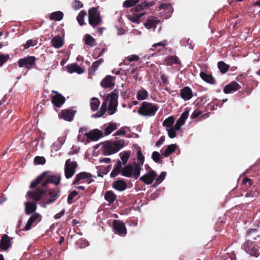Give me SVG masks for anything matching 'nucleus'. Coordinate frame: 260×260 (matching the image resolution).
I'll list each match as a JSON object with an SVG mask.
<instances>
[{"mask_svg":"<svg viewBox=\"0 0 260 260\" xmlns=\"http://www.w3.org/2000/svg\"><path fill=\"white\" fill-rule=\"evenodd\" d=\"M242 247L246 252L251 256L257 257L260 254L256 243L250 240H246L242 244Z\"/></svg>","mask_w":260,"mask_h":260,"instance_id":"6","label":"nucleus"},{"mask_svg":"<svg viewBox=\"0 0 260 260\" xmlns=\"http://www.w3.org/2000/svg\"><path fill=\"white\" fill-rule=\"evenodd\" d=\"M247 183H248V186H250L253 184V181L252 179L245 177L242 180V184L246 185Z\"/></svg>","mask_w":260,"mask_h":260,"instance_id":"56","label":"nucleus"},{"mask_svg":"<svg viewBox=\"0 0 260 260\" xmlns=\"http://www.w3.org/2000/svg\"><path fill=\"white\" fill-rule=\"evenodd\" d=\"M88 16H100L98 8H92L88 10Z\"/></svg>","mask_w":260,"mask_h":260,"instance_id":"46","label":"nucleus"},{"mask_svg":"<svg viewBox=\"0 0 260 260\" xmlns=\"http://www.w3.org/2000/svg\"><path fill=\"white\" fill-rule=\"evenodd\" d=\"M64 212H65V210L62 209L60 212L56 214L54 216V219H58L61 218L64 214Z\"/></svg>","mask_w":260,"mask_h":260,"instance_id":"62","label":"nucleus"},{"mask_svg":"<svg viewBox=\"0 0 260 260\" xmlns=\"http://www.w3.org/2000/svg\"><path fill=\"white\" fill-rule=\"evenodd\" d=\"M162 9H164L167 11V12L169 13H172L173 11V7L170 4H162L160 5V6L158 7V10L160 11Z\"/></svg>","mask_w":260,"mask_h":260,"instance_id":"44","label":"nucleus"},{"mask_svg":"<svg viewBox=\"0 0 260 260\" xmlns=\"http://www.w3.org/2000/svg\"><path fill=\"white\" fill-rule=\"evenodd\" d=\"M36 58L34 56H28L21 58L18 61V66L20 68L25 67L28 70L36 67Z\"/></svg>","mask_w":260,"mask_h":260,"instance_id":"8","label":"nucleus"},{"mask_svg":"<svg viewBox=\"0 0 260 260\" xmlns=\"http://www.w3.org/2000/svg\"><path fill=\"white\" fill-rule=\"evenodd\" d=\"M177 148L176 144H171L168 145L166 149L161 152L162 155L165 157L169 156L172 153L175 151Z\"/></svg>","mask_w":260,"mask_h":260,"instance_id":"27","label":"nucleus"},{"mask_svg":"<svg viewBox=\"0 0 260 260\" xmlns=\"http://www.w3.org/2000/svg\"><path fill=\"white\" fill-rule=\"evenodd\" d=\"M48 172L45 171L33 180L29 185V188L36 187L41 182V186L35 190H29L27 192L28 197L35 202L43 199L41 205L45 208L46 205L54 202L60 196V190L58 187L48 189L47 186L49 183H53L56 185L60 184V177L54 175H48Z\"/></svg>","mask_w":260,"mask_h":260,"instance_id":"1","label":"nucleus"},{"mask_svg":"<svg viewBox=\"0 0 260 260\" xmlns=\"http://www.w3.org/2000/svg\"><path fill=\"white\" fill-rule=\"evenodd\" d=\"M193 96L191 89L188 86H185L180 90V96L184 101L189 100Z\"/></svg>","mask_w":260,"mask_h":260,"instance_id":"20","label":"nucleus"},{"mask_svg":"<svg viewBox=\"0 0 260 260\" xmlns=\"http://www.w3.org/2000/svg\"><path fill=\"white\" fill-rule=\"evenodd\" d=\"M189 115V110H185L181 115L179 119L180 121H182L183 122L185 123L186 119L187 118Z\"/></svg>","mask_w":260,"mask_h":260,"instance_id":"52","label":"nucleus"},{"mask_svg":"<svg viewBox=\"0 0 260 260\" xmlns=\"http://www.w3.org/2000/svg\"><path fill=\"white\" fill-rule=\"evenodd\" d=\"M246 235L253 240H256L260 238V235L258 234V230L257 229H249L247 231Z\"/></svg>","mask_w":260,"mask_h":260,"instance_id":"28","label":"nucleus"},{"mask_svg":"<svg viewBox=\"0 0 260 260\" xmlns=\"http://www.w3.org/2000/svg\"><path fill=\"white\" fill-rule=\"evenodd\" d=\"M89 23L93 27H95L102 22V17H88Z\"/></svg>","mask_w":260,"mask_h":260,"instance_id":"34","label":"nucleus"},{"mask_svg":"<svg viewBox=\"0 0 260 260\" xmlns=\"http://www.w3.org/2000/svg\"><path fill=\"white\" fill-rule=\"evenodd\" d=\"M119 173H120V171L113 168V170L111 172L110 176L111 177H114L117 176Z\"/></svg>","mask_w":260,"mask_h":260,"instance_id":"64","label":"nucleus"},{"mask_svg":"<svg viewBox=\"0 0 260 260\" xmlns=\"http://www.w3.org/2000/svg\"><path fill=\"white\" fill-rule=\"evenodd\" d=\"M159 109V106L148 102H143L141 106L139 108L138 113L144 117L154 116Z\"/></svg>","mask_w":260,"mask_h":260,"instance_id":"3","label":"nucleus"},{"mask_svg":"<svg viewBox=\"0 0 260 260\" xmlns=\"http://www.w3.org/2000/svg\"><path fill=\"white\" fill-rule=\"evenodd\" d=\"M122 162H121L119 160H118L117 161L116 165L114 167V169L120 171L121 174L122 170L123 169V168H122Z\"/></svg>","mask_w":260,"mask_h":260,"instance_id":"57","label":"nucleus"},{"mask_svg":"<svg viewBox=\"0 0 260 260\" xmlns=\"http://www.w3.org/2000/svg\"><path fill=\"white\" fill-rule=\"evenodd\" d=\"M109 100H108L107 99V95L106 96L105 98L104 99V101H103L102 104V106L101 107V108L102 109V110H107V104H108V102L109 101Z\"/></svg>","mask_w":260,"mask_h":260,"instance_id":"60","label":"nucleus"},{"mask_svg":"<svg viewBox=\"0 0 260 260\" xmlns=\"http://www.w3.org/2000/svg\"><path fill=\"white\" fill-rule=\"evenodd\" d=\"M157 174L153 170H151L140 178V180L144 182L145 184H151L155 179Z\"/></svg>","mask_w":260,"mask_h":260,"instance_id":"12","label":"nucleus"},{"mask_svg":"<svg viewBox=\"0 0 260 260\" xmlns=\"http://www.w3.org/2000/svg\"><path fill=\"white\" fill-rule=\"evenodd\" d=\"M139 59V56L137 55H133L127 57V59L129 62L133 61H138Z\"/></svg>","mask_w":260,"mask_h":260,"instance_id":"59","label":"nucleus"},{"mask_svg":"<svg viewBox=\"0 0 260 260\" xmlns=\"http://www.w3.org/2000/svg\"><path fill=\"white\" fill-rule=\"evenodd\" d=\"M112 187L118 191H123L127 188V184L122 179L115 181L112 183Z\"/></svg>","mask_w":260,"mask_h":260,"instance_id":"23","label":"nucleus"},{"mask_svg":"<svg viewBox=\"0 0 260 260\" xmlns=\"http://www.w3.org/2000/svg\"><path fill=\"white\" fill-rule=\"evenodd\" d=\"M82 7V4L79 1H76L73 4V7L75 9H79V8H81Z\"/></svg>","mask_w":260,"mask_h":260,"instance_id":"63","label":"nucleus"},{"mask_svg":"<svg viewBox=\"0 0 260 260\" xmlns=\"http://www.w3.org/2000/svg\"><path fill=\"white\" fill-rule=\"evenodd\" d=\"M10 58L9 54L0 55V67L3 66Z\"/></svg>","mask_w":260,"mask_h":260,"instance_id":"51","label":"nucleus"},{"mask_svg":"<svg viewBox=\"0 0 260 260\" xmlns=\"http://www.w3.org/2000/svg\"><path fill=\"white\" fill-rule=\"evenodd\" d=\"M37 44L36 40H28L26 43L23 44L24 49H27L30 46H34Z\"/></svg>","mask_w":260,"mask_h":260,"instance_id":"50","label":"nucleus"},{"mask_svg":"<svg viewBox=\"0 0 260 260\" xmlns=\"http://www.w3.org/2000/svg\"><path fill=\"white\" fill-rule=\"evenodd\" d=\"M92 175L90 173L86 172H80L76 175L75 178L72 184H79L86 182L90 184L93 181L92 179Z\"/></svg>","mask_w":260,"mask_h":260,"instance_id":"9","label":"nucleus"},{"mask_svg":"<svg viewBox=\"0 0 260 260\" xmlns=\"http://www.w3.org/2000/svg\"><path fill=\"white\" fill-rule=\"evenodd\" d=\"M202 112L201 110L197 109L195 110L193 113L191 114L190 116V118L191 119H196L197 118L199 115H200L202 114Z\"/></svg>","mask_w":260,"mask_h":260,"instance_id":"54","label":"nucleus"},{"mask_svg":"<svg viewBox=\"0 0 260 260\" xmlns=\"http://www.w3.org/2000/svg\"><path fill=\"white\" fill-rule=\"evenodd\" d=\"M104 62L103 58H101L92 63V66L89 69V75L92 76L97 70L98 68Z\"/></svg>","mask_w":260,"mask_h":260,"instance_id":"29","label":"nucleus"},{"mask_svg":"<svg viewBox=\"0 0 260 260\" xmlns=\"http://www.w3.org/2000/svg\"><path fill=\"white\" fill-rule=\"evenodd\" d=\"M117 128V124L113 122H111L109 124L107 127L105 128V135L110 134L114 130Z\"/></svg>","mask_w":260,"mask_h":260,"instance_id":"35","label":"nucleus"},{"mask_svg":"<svg viewBox=\"0 0 260 260\" xmlns=\"http://www.w3.org/2000/svg\"><path fill=\"white\" fill-rule=\"evenodd\" d=\"M95 39L90 35L86 34L85 36V44L90 46H93L95 44Z\"/></svg>","mask_w":260,"mask_h":260,"instance_id":"36","label":"nucleus"},{"mask_svg":"<svg viewBox=\"0 0 260 260\" xmlns=\"http://www.w3.org/2000/svg\"><path fill=\"white\" fill-rule=\"evenodd\" d=\"M123 140H119L114 142L106 141L104 143L102 149L105 155H111L116 153L124 146Z\"/></svg>","mask_w":260,"mask_h":260,"instance_id":"2","label":"nucleus"},{"mask_svg":"<svg viewBox=\"0 0 260 260\" xmlns=\"http://www.w3.org/2000/svg\"><path fill=\"white\" fill-rule=\"evenodd\" d=\"M78 194V192L76 190H73L71 192L68 197V203L71 204L73 203V199L74 197H76Z\"/></svg>","mask_w":260,"mask_h":260,"instance_id":"47","label":"nucleus"},{"mask_svg":"<svg viewBox=\"0 0 260 260\" xmlns=\"http://www.w3.org/2000/svg\"><path fill=\"white\" fill-rule=\"evenodd\" d=\"M76 111L72 109H64L62 110L59 116L66 121H71L73 119Z\"/></svg>","mask_w":260,"mask_h":260,"instance_id":"17","label":"nucleus"},{"mask_svg":"<svg viewBox=\"0 0 260 260\" xmlns=\"http://www.w3.org/2000/svg\"><path fill=\"white\" fill-rule=\"evenodd\" d=\"M104 198L109 204H111L116 200L117 197L112 190H108L106 192Z\"/></svg>","mask_w":260,"mask_h":260,"instance_id":"30","label":"nucleus"},{"mask_svg":"<svg viewBox=\"0 0 260 260\" xmlns=\"http://www.w3.org/2000/svg\"><path fill=\"white\" fill-rule=\"evenodd\" d=\"M160 78L164 84H168V77L164 74H160Z\"/></svg>","mask_w":260,"mask_h":260,"instance_id":"61","label":"nucleus"},{"mask_svg":"<svg viewBox=\"0 0 260 260\" xmlns=\"http://www.w3.org/2000/svg\"><path fill=\"white\" fill-rule=\"evenodd\" d=\"M100 104V102L98 98H92L90 102V107L92 111L96 110Z\"/></svg>","mask_w":260,"mask_h":260,"instance_id":"37","label":"nucleus"},{"mask_svg":"<svg viewBox=\"0 0 260 260\" xmlns=\"http://www.w3.org/2000/svg\"><path fill=\"white\" fill-rule=\"evenodd\" d=\"M84 135L86 136L88 140L96 141L103 137V133L98 129H94L89 132L85 133Z\"/></svg>","mask_w":260,"mask_h":260,"instance_id":"13","label":"nucleus"},{"mask_svg":"<svg viewBox=\"0 0 260 260\" xmlns=\"http://www.w3.org/2000/svg\"><path fill=\"white\" fill-rule=\"evenodd\" d=\"M67 69L69 73H73L76 72L79 74H82L85 70L83 68L79 67L77 63H72L67 65Z\"/></svg>","mask_w":260,"mask_h":260,"instance_id":"22","label":"nucleus"},{"mask_svg":"<svg viewBox=\"0 0 260 260\" xmlns=\"http://www.w3.org/2000/svg\"><path fill=\"white\" fill-rule=\"evenodd\" d=\"M12 238H10L7 234H4L2 237V239L0 241V251H7L9 248L11 247V240Z\"/></svg>","mask_w":260,"mask_h":260,"instance_id":"15","label":"nucleus"},{"mask_svg":"<svg viewBox=\"0 0 260 260\" xmlns=\"http://www.w3.org/2000/svg\"><path fill=\"white\" fill-rule=\"evenodd\" d=\"M152 158L153 161L157 163H160L161 162L160 160V155L159 152L157 151H154L152 154Z\"/></svg>","mask_w":260,"mask_h":260,"instance_id":"48","label":"nucleus"},{"mask_svg":"<svg viewBox=\"0 0 260 260\" xmlns=\"http://www.w3.org/2000/svg\"><path fill=\"white\" fill-rule=\"evenodd\" d=\"M78 167V164L75 161H72L68 159L66 161L64 165V175L67 179L71 178L76 172V169Z\"/></svg>","mask_w":260,"mask_h":260,"instance_id":"7","label":"nucleus"},{"mask_svg":"<svg viewBox=\"0 0 260 260\" xmlns=\"http://www.w3.org/2000/svg\"><path fill=\"white\" fill-rule=\"evenodd\" d=\"M159 20H154L152 19H148L147 21L144 23V26L148 29L151 28H156L157 25L159 23Z\"/></svg>","mask_w":260,"mask_h":260,"instance_id":"31","label":"nucleus"},{"mask_svg":"<svg viewBox=\"0 0 260 260\" xmlns=\"http://www.w3.org/2000/svg\"><path fill=\"white\" fill-rule=\"evenodd\" d=\"M115 77L107 75L101 81L100 84L104 88H109L114 86Z\"/></svg>","mask_w":260,"mask_h":260,"instance_id":"19","label":"nucleus"},{"mask_svg":"<svg viewBox=\"0 0 260 260\" xmlns=\"http://www.w3.org/2000/svg\"><path fill=\"white\" fill-rule=\"evenodd\" d=\"M217 66L221 73L223 74L226 73L230 68V66L222 61H219Z\"/></svg>","mask_w":260,"mask_h":260,"instance_id":"33","label":"nucleus"},{"mask_svg":"<svg viewBox=\"0 0 260 260\" xmlns=\"http://www.w3.org/2000/svg\"><path fill=\"white\" fill-rule=\"evenodd\" d=\"M174 121L175 119L173 116L169 117L164 121L162 125L167 127H172L171 126L174 124Z\"/></svg>","mask_w":260,"mask_h":260,"instance_id":"40","label":"nucleus"},{"mask_svg":"<svg viewBox=\"0 0 260 260\" xmlns=\"http://www.w3.org/2000/svg\"><path fill=\"white\" fill-rule=\"evenodd\" d=\"M42 219V216L40 214L38 213H34L33 214H31V216L28 220L26 224L25 225L24 230L25 231H27L29 230L31 228V225L34 223L35 222H39Z\"/></svg>","mask_w":260,"mask_h":260,"instance_id":"14","label":"nucleus"},{"mask_svg":"<svg viewBox=\"0 0 260 260\" xmlns=\"http://www.w3.org/2000/svg\"><path fill=\"white\" fill-rule=\"evenodd\" d=\"M118 92L117 89H114L109 94H107V99L109 100L108 108V113L109 115H113L117 111L118 106Z\"/></svg>","mask_w":260,"mask_h":260,"instance_id":"5","label":"nucleus"},{"mask_svg":"<svg viewBox=\"0 0 260 260\" xmlns=\"http://www.w3.org/2000/svg\"><path fill=\"white\" fill-rule=\"evenodd\" d=\"M46 159L43 156H36L34 159V162L37 165H43L45 163Z\"/></svg>","mask_w":260,"mask_h":260,"instance_id":"49","label":"nucleus"},{"mask_svg":"<svg viewBox=\"0 0 260 260\" xmlns=\"http://www.w3.org/2000/svg\"><path fill=\"white\" fill-rule=\"evenodd\" d=\"M184 124L182 121H180L179 119L177 120L174 127L176 131H179L181 126Z\"/></svg>","mask_w":260,"mask_h":260,"instance_id":"58","label":"nucleus"},{"mask_svg":"<svg viewBox=\"0 0 260 260\" xmlns=\"http://www.w3.org/2000/svg\"><path fill=\"white\" fill-rule=\"evenodd\" d=\"M167 173L166 172H162L159 176L155 178V182L154 185H157L159 184L165 178Z\"/></svg>","mask_w":260,"mask_h":260,"instance_id":"45","label":"nucleus"},{"mask_svg":"<svg viewBox=\"0 0 260 260\" xmlns=\"http://www.w3.org/2000/svg\"><path fill=\"white\" fill-rule=\"evenodd\" d=\"M200 76L201 79L205 82L210 84H215L216 80L214 78L211 74H208L203 72L200 73Z\"/></svg>","mask_w":260,"mask_h":260,"instance_id":"25","label":"nucleus"},{"mask_svg":"<svg viewBox=\"0 0 260 260\" xmlns=\"http://www.w3.org/2000/svg\"><path fill=\"white\" fill-rule=\"evenodd\" d=\"M52 92L55 93V95L52 96L51 102L54 106L59 108L64 103L66 99L57 91H53Z\"/></svg>","mask_w":260,"mask_h":260,"instance_id":"16","label":"nucleus"},{"mask_svg":"<svg viewBox=\"0 0 260 260\" xmlns=\"http://www.w3.org/2000/svg\"><path fill=\"white\" fill-rule=\"evenodd\" d=\"M141 168L136 162L133 164H128L123 167L121 171V175L124 177H133L137 180L140 175Z\"/></svg>","mask_w":260,"mask_h":260,"instance_id":"4","label":"nucleus"},{"mask_svg":"<svg viewBox=\"0 0 260 260\" xmlns=\"http://www.w3.org/2000/svg\"><path fill=\"white\" fill-rule=\"evenodd\" d=\"M131 152L130 151H124L120 154V158L122 160V164L125 165L130 156Z\"/></svg>","mask_w":260,"mask_h":260,"instance_id":"41","label":"nucleus"},{"mask_svg":"<svg viewBox=\"0 0 260 260\" xmlns=\"http://www.w3.org/2000/svg\"><path fill=\"white\" fill-rule=\"evenodd\" d=\"M175 131L176 130L174 127H170L167 129L169 137L170 138L173 139L176 136V133Z\"/></svg>","mask_w":260,"mask_h":260,"instance_id":"53","label":"nucleus"},{"mask_svg":"<svg viewBox=\"0 0 260 260\" xmlns=\"http://www.w3.org/2000/svg\"><path fill=\"white\" fill-rule=\"evenodd\" d=\"M77 246L80 248H84L89 245L88 242L85 239L81 238L78 240L76 243Z\"/></svg>","mask_w":260,"mask_h":260,"instance_id":"39","label":"nucleus"},{"mask_svg":"<svg viewBox=\"0 0 260 260\" xmlns=\"http://www.w3.org/2000/svg\"><path fill=\"white\" fill-rule=\"evenodd\" d=\"M168 44V41L166 40H164L162 42L154 44L152 46L151 50L153 51L157 50V51H161L160 49H157V47H162L164 48Z\"/></svg>","mask_w":260,"mask_h":260,"instance_id":"38","label":"nucleus"},{"mask_svg":"<svg viewBox=\"0 0 260 260\" xmlns=\"http://www.w3.org/2000/svg\"><path fill=\"white\" fill-rule=\"evenodd\" d=\"M136 96L138 100H144L148 96V91L144 88H141L137 92Z\"/></svg>","mask_w":260,"mask_h":260,"instance_id":"32","label":"nucleus"},{"mask_svg":"<svg viewBox=\"0 0 260 260\" xmlns=\"http://www.w3.org/2000/svg\"><path fill=\"white\" fill-rule=\"evenodd\" d=\"M155 5L153 2L146 3L145 2L142 3L141 4L138 5L134 8L132 9V11H134L135 13L133 16H143L145 15H147L145 10L148 9V6H153Z\"/></svg>","mask_w":260,"mask_h":260,"instance_id":"10","label":"nucleus"},{"mask_svg":"<svg viewBox=\"0 0 260 260\" xmlns=\"http://www.w3.org/2000/svg\"><path fill=\"white\" fill-rule=\"evenodd\" d=\"M113 228L114 232L119 235H126L127 234L125 225L121 220L114 219L113 221Z\"/></svg>","mask_w":260,"mask_h":260,"instance_id":"11","label":"nucleus"},{"mask_svg":"<svg viewBox=\"0 0 260 260\" xmlns=\"http://www.w3.org/2000/svg\"><path fill=\"white\" fill-rule=\"evenodd\" d=\"M241 86L236 81H232L225 85L223 88V91L225 93H233L240 89Z\"/></svg>","mask_w":260,"mask_h":260,"instance_id":"18","label":"nucleus"},{"mask_svg":"<svg viewBox=\"0 0 260 260\" xmlns=\"http://www.w3.org/2000/svg\"><path fill=\"white\" fill-rule=\"evenodd\" d=\"M139 2V0H126L123 3V7L124 8H129L135 6Z\"/></svg>","mask_w":260,"mask_h":260,"instance_id":"43","label":"nucleus"},{"mask_svg":"<svg viewBox=\"0 0 260 260\" xmlns=\"http://www.w3.org/2000/svg\"><path fill=\"white\" fill-rule=\"evenodd\" d=\"M167 66H172L174 64H180L181 62L176 56H169L165 59Z\"/></svg>","mask_w":260,"mask_h":260,"instance_id":"26","label":"nucleus"},{"mask_svg":"<svg viewBox=\"0 0 260 260\" xmlns=\"http://www.w3.org/2000/svg\"><path fill=\"white\" fill-rule=\"evenodd\" d=\"M137 159L139 162L137 163L139 165L140 168L142 169V166L144 162L145 157L142 153L141 149L137 151Z\"/></svg>","mask_w":260,"mask_h":260,"instance_id":"42","label":"nucleus"},{"mask_svg":"<svg viewBox=\"0 0 260 260\" xmlns=\"http://www.w3.org/2000/svg\"><path fill=\"white\" fill-rule=\"evenodd\" d=\"M25 213L26 215H30L36 213L37 205L34 202H26L25 203Z\"/></svg>","mask_w":260,"mask_h":260,"instance_id":"21","label":"nucleus"},{"mask_svg":"<svg viewBox=\"0 0 260 260\" xmlns=\"http://www.w3.org/2000/svg\"><path fill=\"white\" fill-rule=\"evenodd\" d=\"M106 110H102V109L100 108V111L97 112L96 113L93 114L92 115V117H94V118L100 117L102 116L106 113Z\"/></svg>","mask_w":260,"mask_h":260,"instance_id":"55","label":"nucleus"},{"mask_svg":"<svg viewBox=\"0 0 260 260\" xmlns=\"http://www.w3.org/2000/svg\"><path fill=\"white\" fill-rule=\"evenodd\" d=\"M51 43L53 47L60 48L63 45V40L60 36L57 35L51 39Z\"/></svg>","mask_w":260,"mask_h":260,"instance_id":"24","label":"nucleus"}]
</instances>
